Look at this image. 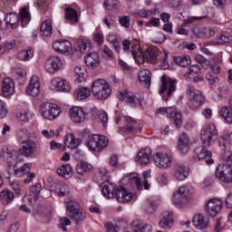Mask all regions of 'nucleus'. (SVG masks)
Returning <instances> with one entry per match:
<instances>
[{"label":"nucleus","mask_w":232,"mask_h":232,"mask_svg":"<svg viewBox=\"0 0 232 232\" xmlns=\"http://www.w3.org/2000/svg\"><path fill=\"white\" fill-rule=\"evenodd\" d=\"M217 135H218V132L217 131V127L213 124L208 125L201 130V140L203 145L194 149L195 160L198 162L205 160L206 164H213V159H211L213 154L206 149V146H211L215 142Z\"/></svg>","instance_id":"nucleus-1"},{"label":"nucleus","mask_w":232,"mask_h":232,"mask_svg":"<svg viewBox=\"0 0 232 232\" xmlns=\"http://www.w3.org/2000/svg\"><path fill=\"white\" fill-rule=\"evenodd\" d=\"M102 193L105 198H117L120 202H130L133 198V194L128 192L124 187L117 188V185L105 182L102 189Z\"/></svg>","instance_id":"nucleus-2"},{"label":"nucleus","mask_w":232,"mask_h":232,"mask_svg":"<svg viewBox=\"0 0 232 232\" xmlns=\"http://www.w3.org/2000/svg\"><path fill=\"white\" fill-rule=\"evenodd\" d=\"M82 137L85 139V145L90 151H102L108 146V138L99 134H89L88 130L82 132Z\"/></svg>","instance_id":"nucleus-3"},{"label":"nucleus","mask_w":232,"mask_h":232,"mask_svg":"<svg viewBox=\"0 0 232 232\" xmlns=\"http://www.w3.org/2000/svg\"><path fill=\"white\" fill-rule=\"evenodd\" d=\"M91 90L98 101H104V99H108L111 95V87H110V84L104 79L94 80L92 83Z\"/></svg>","instance_id":"nucleus-4"},{"label":"nucleus","mask_w":232,"mask_h":232,"mask_svg":"<svg viewBox=\"0 0 232 232\" xmlns=\"http://www.w3.org/2000/svg\"><path fill=\"white\" fill-rule=\"evenodd\" d=\"M186 93L188 97V105L191 110H198V107L202 106V104L204 103L205 99L202 92L195 89V86H193V84L188 85Z\"/></svg>","instance_id":"nucleus-5"},{"label":"nucleus","mask_w":232,"mask_h":232,"mask_svg":"<svg viewBox=\"0 0 232 232\" xmlns=\"http://www.w3.org/2000/svg\"><path fill=\"white\" fill-rule=\"evenodd\" d=\"M66 216L76 224L82 222L86 218V214L81 209V205L77 201L71 200L66 204Z\"/></svg>","instance_id":"nucleus-6"},{"label":"nucleus","mask_w":232,"mask_h":232,"mask_svg":"<svg viewBox=\"0 0 232 232\" xmlns=\"http://www.w3.org/2000/svg\"><path fill=\"white\" fill-rule=\"evenodd\" d=\"M116 124H118L120 130L124 131L125 133H135V131H142V128L139 126V123L132 120L130 116L116 117Z\"/></svg>","instance_id":"nucleus-7"},{"label":"nucleus","mask_w":232,"mask_h":232,"mask_svg":"<svg viewBox=\"0 0 232 232\" xmlns=\"http://www.w3.org/2000/svg\"><path fill=\"white\" fill-rule=\"evenodd\" d=\"M41 115L48 121H55L61 115V108L55 103L44 102L41 107Z\"/></svg>","instance_id":"nucleus-8"},{"label":"nucleus","mask_w":232,"mask_h":232,"mask_svg":"<svg viewBox=\"0 0 232 232\" xmlns=\"http://www.w3.org/2000/svg\"><path fill=\"white\" fill-rule=\"evenodd\" d=\"M172 202L177 208H184L189 202V189L186 187H180L173 193Z\"/></svg>","instance_id":"nucleus-9"},{"label":"nucleus","mask_w":232,"mask_h":232,"mask_svg":"<svg viewBox=\"0 0 232 232\" xmlns=\"http://www.w3.org/2000/svg\"><path fill=\"white\" fill-rule=\"evenodd\" d=\"M35 151H37V142L35 140H24L20 142L19 153L23 157L30 159L35 155Z\"/></svg>","instance_id":"nucleus-10"},{"label":"nucleus","mask_w":232,"mask_h":232,"mask_svg":"<svg viewBox=\"0 0 232 232\" xmlns=\"http://www.w3.org/2000/svg\"><path fill=\"white\" fill-rule=\"evenodd\" d=\"M156 113L160 115H170L176 128H180L182 126V114L177 111L175 107H161L156 110Z\"/></svg>","instance_id":"nucleus-11"},{"label":"nucleus","mask_w":232,"mask_h":232,"mask_svg":"<svg viewBox=\"0 0 232 232\" xmlns=\"http://www.w3.org/2000/svg\"><path fill=\"white\" fill-rule=\"evenodd\" d=\"M152 160L160 169H168L171 168V164L173 162L171 156L163 152H157L153 155Z\"/></svg>","instance_id":"nucleus-12"},{"label":"nucleus","mask_w":232,"mask_h":232,"mask_svg":"<svg viewBox=\"0 0 232 232\" xmlns=\"http://www.w3.org/2000/svg\"><path fill=\"white\" fill-rule=\"evenodd\" d=\"M118 99L119 101H121V102L129 104L130 108H137V106H140V104H142V98L128 91L120 92Z\"/></svg>","instance_id":"nucleus-13"},{"label":"nucleus","mask_w":232,"mask_h":232,"mask_svg":"<svg viewBox=\"0 0 232 232\" xmlns=\"http://www.w3.org/2000/svg\"><path fill=\"white\" fill-rule=\"evenodd\" d=\"M216 176L221 182L231 184L232 182V168L229 164L218 165L216 169Z\"/></svg>","instance_id":"nucleus-14"},{"label":"nucleus","mask_w":232,"mask_h":232,"mask_svg":"<svg viewBox=\"0 0 232 232\" xmlns=\"http://www.w3.org/2000/svg\"><path fill=\"white\" fill-rule=\"evenodd\" d=\"M223 206L224 203L220 199H208L205 205V211L209 215V217H217V215L222 211Z\"/></svg>","instance_id":"nucleus-15"},{"label":"nucleus","mask_w":232,"mask_h":232,"mask_svg":"<svg viewBox=\"0 0 232 232\" xmlns=\"http://www.w3.org/2000/svg\"><path fill=\"white\" fill-rule=\"evenodd\" d=\"M30 164L25 163L22 168L17 169V167L14 166V175L16 177H24L26 175V179H24V184H30L32 182L33 179H35V173L30 172Z\"/></svg>","instance_id":"nucleus-16"},{"label":"nucleus","mask_w":232,"mask_h":232,"mask_svg":"<svg viewBox=\"0 0 232 232\" xmlns=\"http://www.w3.org/2000/svg\"><path fill=\"white\" fill-rule=\"evenodd\" d=\"M161 90L160 91V93H164V92H167L168 97H171L173 92L177 90V82L168 76H162L161 77Z\"/></svg>","instance_id":"nucleus-17"},{"label":"nucleus","mask_w":232,"mask_h":232,"mask_svg":"<svg viewBox=\"0 0 232 232\" xmlns=\"http://www.w3.org/2000/svg\"><path fill=\"white\" fill-rule=\"evenodd\" d=\"M27 95L31 97H38L41 93V82H39V77L33 76L30 80L29 85L26 90Z\"/></svg>","instance_id":"nucleus-18"},{"label":"nucleus","mask_w":232,"mask_h":232,"mask_svg":"<svg viewBox=\"0 0 232 232\" xmlns=\"http://www.w3.org/2000/svg\"><path fill=\"white\" fill-rule=\"evenodd\" d=\"M136 162L140 164V166H148V164L151 163V149L145 148L141 149L136 157Z\"/></svg>","instance_id":"nucleus-19"},{"label":"nucleus","mask_w":232,"mask_h":232,"mask_svg":"<svg viewBox=\"0 0 232 232\" xmlns=\"http://www.w3.org/2000/svg\"><path fill=\"white\" fill-rule=\"evenodd\" d=\"M51 90L55 92H70V83L66 80L57 77L51 81Z\"/></svg>","instance_id":"nucleus-20"},{"label":"nucleus","mask_w":232,"mask_h":232,"mask_svg":"<svg viewBox=\"0 0 232 232\" xmlns=\"http://www.w3.org/2000/svg\"><path fill=\"white\" fill-rule=\"evenodd\" d=\"M61 66H63L61 58L58 56H51L45 63V70L49 73H55V72H59V70H61Z\"/></svg>","instance_id":"nucleus-21"},{"label":"nucleus","mask_w":232,"mask_h":232,"mask_svg":"<svg viewBox=\"0 0 232 232\" xmlns=\"http://www.w3.org/2000/svg\"><path fill=\"white\" fill-rule=\"evenodd\" d=\"M69 113L72 122H75L76 124L84 122L86 119V112H84V110L81 107L71 108Z\"/></svg>","instance_id":"nucleus-22"},{"label":"nucleus","mask_w":232,"mask_h":232,"mask_svg":"<svg viewBox=\"0 0 232 232\" xmlns=\"http://www.w3.org/2000/svg\"><path fill=\"white\" fill-rule=\"evenodd\" d=\"M189 175V169L184 164L178 163L174 166V178L179 182L186 180Z\"/></svg>","instance_id":"nucleus-23"},{"label":"nucleus","mask_w":232,"mask_h":232,"mask_svg":"<svg viewBox=\"0 0 232 232\" xmlns=\"http://www.w3.org/2000/svg\"><path fill=\"white\" fill-rule=\"evenodd\" d=\"M53 48L58 53H68L72 52V43L66 40L55 41L53 43Z\"/></svg>","instance_id":"nucleus-24"},{"label":"nucleus","mask_w":232,"mask_h":232,"mask_svg":"<svg viewBox=\"0 0 232 232\" xmlns=\"http://www.w3.org/2000/svg\"><path fill=\"white\" fill-rule=\"evenodd\" d=\"M3 151V157H6L7 159V173H10V169H12V163L14 160H17L19 157H21V154H19V151L17 150H11L8 152V148L2 149Z\"/></svg>","instance_id":"nucleus-25"},{"label":"nucleus","mask_w":232,"mask_h":232,"mask_svg":"<svg viewBox=\"0 0 232 232\" xmlns=\"http://www.w3.org/2000/svg\"><path fill=\"white\" fill-rule=\"evenodd\" d=\"M159 226L161 229H169L173 226V212H163Z\"/></svg>","instance_id":"nucleus-26"},{"label":"nucleus","mask_w":232,"mask_h":232,"mask_svg":"<svg viewBox=\"0 0 232 232\" xmlns=\"http://www.w3.org/2000/svg\"><path fill=\"white\" fill-rule=\"evenodd\" d=\"M130 229L133 232H151V225L144 223L140 219L134 220L130 224Z\"/></svg>","instance_id":"nucleus-27"},{"label":"nucleus","mask_w":232,"mask_h":232,"mask_svg":"<svg viewBox=\"0 0 232 232\" xmlns=\"http://www.w3.org/2000/svg\"><path fill=\"white\" fill-rule=\"evenodd\" d=\"M84 63L89 68H97L101 64V58L97 53L92 52L84 57Z\"/></svg>","instance_id":"nucleus-28"},{"label":"nucleus","mask_w":232,"mask_h":232,"mask_svg":"<svg viewBox=\"0 0 232 232\" xmlns=\"http://www.w3.org/2000/svg\"><path fill=\"white\" fill-rule=\"evenodd\" d=\"M192 223L198 229H205L209 226V218L202 214H196L192 219Z\"/></svg>","instance_id":"nucleus-29"},{"label":"nucleus","mask_w":232,"mask_h":232,"mask_svg":"<svg viewBox=\"0 0 232 232\" xmlns=\"http://www.w3.org/2000/svg\"><path fill=\"white\" fill-rule=\"evenodd\" d=\"M138 78L140 82L145 88H150L151 86V72L148 69H142L138 73Z\"/></svg>","instance_id":"nucleus-30"},{"label":"nucleus","mask_w":232,"mask_h":232,"mask_svg":"<svg viewBox=\"0 0 232 232\" xmlns=\"http://www.w3.org/2000/svg\"><path fill=\"white\" fill-rule=\"evenodd\" d=\"M14 92H15L14 81H12L10 78H5L2 85L3 95L5 97H10V95H14Z\"/></svg>","instance_id":"nucleus-31"},{"label":"nucleus","mask_w":232,"mask_h":232,"mask_svg":"<svg viewBox=\"0 0 232 232\" xmlns=\"http://www.w3.org/2000/svg\"><path fill=\"white\" fill-rule=\"evenodd\" d=\"M178 148L180 153H188L189 151V138L186 133H182L178 141Z\"/></svg>","instance_id":"nucleus-32"},{"label":"nucleus","mask_w":232,"mask_h":232,"mask_svg":"<svg viewBox=\"0 0 232 232\" xmlns=\"http://www.w3.org/2000/svg\"><path fill=\"white\" fill-rule=\"evenodd\" d=\"M64 144L70 150H77L81 145V139H77L72 133H70L65 136Z\"/></svg>","instance_id":"nucleus-33"},{"label":"nucleus","mask_w":232,"mask_h":232,"mask_svg":"<svg viewBox=\"0 0 232 232\" xmlns=\"http://www.w3.org/2000/svg\"><path fill=\"white\" fill-rule=\"evenodd\" d=\"M41 189H43L41 183H36L31 188L30 195H25L24 197V200H28V202H32V198H34V200H37V198H39V195H41Z\"/></svg>","instance_id":"nucleus-34"},{"label":"nucleus","mask_w":232,"mask_h":232,"mask_svg":"<svg viewBox=\"0 0 232 232\" xmlns=\"http://www.w3.org/2000/svg\"><path fill=\"white\" fill-rule=\"evenodd\" d=\"M5 24L7 28H17L19 26V15L15 13H9L5 15Z\"/></svg>","instance_id":"nucleus-35"},{"label":"nucleus","mask_w":232,"mask_h":232,"mask_svg":"<svg viewBox=\"0 0 232 232\" xmlns=\"http://www.w3.org/2000/svg\"><path fill=\"white\" fill-rule=\"evenodd\" d=\"M65 19L66 21H69L72 24H74L75 23H79V14L77 13V10L72 7H66Z\"/></svg>","instance_id":"nucleus-36"},{"label":"nucleus","mask_w":232,"mask_h":232,"mask_svg":"<svg viewBox=\"0 0 232 232\" xmlns=\"http://www.w3.org/2000/svg\"><path fill=\"white\" fill-rule=\"evenodd\" d=\"M92 95V91L88 87H80L75 90L74 97L77 101H84V99H88Z\"/></svg>","instance_id":"nucleus-37"},{"label":"nucleus","mask_w":232,"mask_h":232,"mask_svg":"<svg viewBox=\"0 0 232 232\" xmlns=\"http://www.w3.org/2000/svg\"><path fill=\"white\" fill-rule=\"evenodd\" d=\"M14 192H12V190H3L0 192V202L1 204H3L4 206H6L8 204H10V202H12V200H14Z\"/></svg>","instance_id":"nucleus-38"},{"label":"nucleus","mask_w":232,"mask_h":232,"mask_svg":"<svg viewBox=\"0 0 232 232\" xmlns=\"http://www.w3.org/2000/svg\"><path fill=\"white\" fill-rule=\"evenodd\" d=\"M52 22L50 20H45L42 23L40 27V34L43 37H50L52 35Z\"/></svg>","instance_id":"nucleus-39"},{"label":"nucleus","mask_w":232,"mask_h":232,"mask_svg":"<svg viewBox=\"0 0 232 232\" xmlns=\"http://www.w3.org/2000/svg\"><path fill=\"white\" fill-rule=\"evenodd\" d=\"M219 115L224 119L228 124H232V108L231 106H224L219 111Z\"/></svg>","instance_id":"nucleus-40"},{"label":"nucleus","mask_w":232,"mask_h":232,"mask_svg":"<svg viewBox=\"0 0 232 232\" xmlns=\"http://www.w3.org/2000/svg\"><path fill=\"white\" fill-rule=\"evenodd\" d=\"M74 73L76 75V81L78 82H84V81H86V67L77 65L74 68Z\"/></svg>","instance_id":"nucleus-41"},{"label":"nucleus","mask_w":232,"mask_h":232,"mask_svg":"<svg viewBox=\"0 0 232 232\" xmlns=\"http://www.w3.org/2000/svg\"><path fill=\"white\" fill-rule=\"evenodd\" d=\"M157 49L150 47L144 53L143 57H145L149 63H155V61H157Z\"/></svg>","instance_id":"nucleus-42"},{"label":"nucleus","mask_w":232,"mask_h":232,"mask_svg":"<svg viewBox=\"0 0 232 232\" xmlns=\"http://www.w3.org/2000/svg\"><path fill=\"white\" fill-rule=\"evenodd\" d=\"M76 48L81 52L82 53H84V52H90L92 49V43L88 40H80L76 44Z\"/></svg>","instance_id":"nucleus-43"},{"label":"nucleus","mask_w":232,"mask_h":232,"mask_svg":"<svg viewBox=\"0 0 232 232\" xmlns=\"http://www.w3.org/2000/svg\"><path fill=\"white\" fill-rule=\"evenodd\" d=\"M17 57L19 61H30L34 57V50L29 49V50H22L18 52Z\"/></svg>","instance_id":"nucleus-44"},{"label":"nucleus","mask_w":232,"mask_h":232,"mask_svg":"<svg viewBox=\"0 0 232 232\" xmlns=\"http://www.w3.org/2000/svg\"><path fill=\"white\" fill-rule=\"evenodd\" d=\"M92 169V165L88 162H82L76 166V173L78 175H86V173H90Z\"/></svg>","instance_id":"nucleus-45"},{"label":"nucleus","mask_w":232,"mask_h":232,"mask_svg":"<svg viewBox=\"0 0 232 232\" xmlns=\"http://www.w3.org/2000/svg\"><path fill=\"white\" fill-rule=\"evenodd\" d=\"M56 173L59 177L66 179V177H70V175H72V166L69 164L63 165L57 169Z\"/></svg>","instance_id":"nucleus-46"},{"label":"nucleus","mask_w":232,"mask_h":232,"mask_svg":"<svg viewBox=\"0 0 232 232\" xmlns=\"http://www.w3.org/2000/svg\"><path fill=\"white\" fill-rule=\"evenodd\" d=\"M20 19L22 22V26H26L30 23V11L26 7H23L20 10Z\"/></svg>","instance_id":"nucleus-47"},{"label":"nucleus","mask_w":232,"mask_h":232,"mask_svg":"<svg viewBox=\"0 0 232 232\" xmlns=\"http://www.w3.org/2000/svg\"><path fill=\"white\" fill-rule=\"evenodd\" d=\"M175 63H178L179 66L186 68V66L191 64V58H189V56H178L175 58Z\"/></svg>","instance_id":"nucleus-48"},{"label":"nucleus","mask_w":232,"mask_h":232,"mask_svg":"<svg viewBox=\"0 0 232 232\" xmlns=\"http://www.w3.org/2000/svg\"><path fill=\"white\" fill-rule=\"evenodd\" d=\"M157 14H159V11L157 9H155L154 11L148 10V9H141L138 11L139 17H143L145 19L153 17V15H157Z\"/></svg>","instance_id":"nucleus-49"},{"label":"nucleus","mask_w":232,"mask_h":232,"mask_svg":"<svg viewBox=\"0 0 232 232\" xmlns=\"http://www.w3.org/2000/svg\"><path fill=\"white\" fill-rule=\"evenodd\" d=\"M119 5H121V2L119 0H105L104 1V6L107 10H117L119 8Z\"/></svg>","instance_id":"nucleus-50"},{"label":"nucleus","mask_w":232,"mask_h":232,"mask_svg":"<svg viewBox=\"0 0 232 232\" xmlns=\"http://www.w3.org/2000/svg\"><path fill=\"white\" fill-rule=\"evenodd\" d=\"M193 34L198 38L208 37V28L197 26L193 29Z\"/></svg>","instance_id":"nucleus-51"},{"label":"nucleus","mask_w":232,"mask_h":232,"mask_svg":"<svg viewBox=\"0 0 232 232\" xmlns=\"http://www.w3.org/2000/svg\"><path fill=\"white\" fill-rule=\"evenodd\" d=\"M18 139L20 140H28L30 139V132H28V130L26 129H21L16 133Z\"/></svg>","instance_id":"nucleus-52"},{"label":"nucleus","mask_w":232,"mask_h":232,"mask_svg":"<svg viewBox=\"0 0 232 232\" xmlns=\"http://www.w3.org/2000/svg\"><path fill=\"white\" fill-rule=\"evenodd\" d=\"M201 73L202 71L200 69V66L194 64L189 66V71L187 72V75H189V77H193V75H198Z\"/></svg>","instance_id":"nucleus-53"},{"label":"nucleus","mask_w":232,"mask_h":232,"mask_svg":"<svg viewBox=\"0 0 232 232\" xmlns=\"http://www.w3.org/2000/svg\"><path fill=\"white\" fill-rule=\"evenodd\" d=\"M69 191L68 185L66 184H63L55 189V193L56 195H59V197H65L68 195Z\"/></svg>","instance_id":"nucleus-54"},{"label":"nucleus","mask_w":232,"mask_h":232,"mask_svg":"<svg viewBox=\"0 0 232 232\" xmlns=\"http://www.w3.org/2000/svg\"><path fill=\"white\" fill-rule=\"evenodd\" d=\"M229 142V134H225L218 139V146L223 150L226 151V144Z\"/></svg>","instance_id":"nucleus-55"},{"label":"nucleus","mask_w":232,"mask_h":232,"mask_svg":"<svg viewBox=\"0 0 232 232\" xmlns=\"http://www.w3.org/2000/svg\"><path fill=\"white\" fill-rule=\"evenodd\" d=\"M101 55L103 59H106L107 61L113 59V53L108 47L102 49Z\"/></svg>","instance_id":"nucleus-56"},{"label":"nucleus","mask_w":232,"mask_h":232,"mask_svg":"<svg viewBox=\"0 0 232 232\" xmlns=\"http://www.w3.org/2000/svg\"><path fill=\"white\" fill-rule=\"evenodd\" d=\"M16 117H17L19 122H21L22 124L28 122V112H26V111H19L17 113Z\"/></svg>","instance_id":"nucleus-57"},{"label":"nucleus","mask_w":232,"mask_h":232,"mask_svg":"<svg viewBox=\"0 0 232 232\" xmlns=\"http://www.w3.org/2000/svg\"><path fill=\"white\" fill-rule=\"evenodd\" d=\"M118 21L121 26H123V28L130 27V15L119 16Z\"/></svg>","instance_id":"nucleus-58"},{"label":"nucleus","mask_w":232,"mask_h":232,"mask_svg":"<svg viewBox=\"0 0 232 232\" xmlns=\"http://www.w3.org/2000/svg\"><path fill=\"white\" fill-rule=\"evenodd\" d=\"M98 122H101L102 126H106L108 124V114L102 111L98 113Z\"/></svg>","instance_id":"nucleus-59"},{"label":"nucleus","mask_w":232,"mask_h":232,"mask_svg":"<svg viewBox=\"0 0 232 232\" xmlns=\"http://www.w3.org/2000/svg\"><path fill=\"white\" fill-rule=\"evenodd\" d=\"M195 60L197 63L201 64V66H209V60H207L206 57L202 56V54H197L195 56Z\"/></svg>","instance_id":"nucleus-60"},{"label":"nucleus","mask_w":232,"mask_h":232,"mask_svg":"<svg viewBox=\"0 0 232 232\" xmlns=\"http://www.w3.org/2000/svg\"><path fill=\"white\" fill-rule=\"evenodd\" d=\"M98 174L102 180H108V179H110V172H108V169L104 167L98 169Z\"/></svg>","instance_id":"nucleus-61"},{"label":"nucleus","mask_w":232,"mask_h":232,"mask_svg":"<svg viewBox=\"0 0 232 232\" xmlns=\"http://www.w3.org/2000/svg\"><path fill=\"white\" fill-rule=\"evenodd\" d=\"M8 114V110L6 109V103L1 100L0 95V119H5V116Z\"/></svg>","instance_id":"nucleus-62"},{"label":"nucleus","mask_w":232,"mask_h":232,"mask_svg":"<svg viewBox=\"0 0 232 232\" xmlns=\"http://www.w3.org/2000/svg\"><path fill=\"white\" fill-rule=\"evenodd\" d=\"M168 177H169L168 173H162L160 175L158 180L161 186H168V182H169Z\"/></svg>","instance_id":"nucleus-63"},{"label":"nucleus","mask_w":232,"mask_h":232,"mask_svg":"<svg viewBox=\"0 0 232 232\" xmlns=\"http://www.w3.org/2000/svg\"><path fill=\"white\" fill-rule=\"evenodd\" d=\"M222 160H225V162H228L229 164H232V152L225 151L222 155Z\"/></svg>","instance_id":"nucleus-64"}]
</instances>
